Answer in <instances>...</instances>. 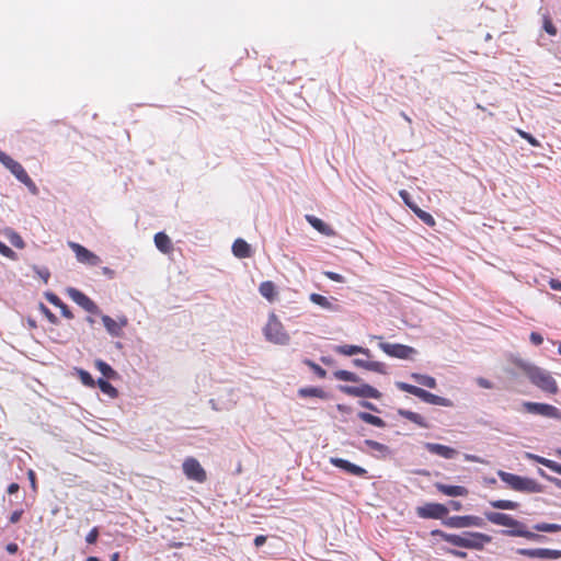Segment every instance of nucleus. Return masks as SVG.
I'll return each instance as SVG.
<instances>
[{"label": "nucleus", "mask_w": 561, "mask_h": 561, "mask_svg": "<svg viewBox=\"0 0 561 561\" xmlns=\"http://www.w3.org/2000/svg\"><path fill=\"white\" fill-rule=\"evenodd\" d=\"M515 365L526 375L529 381L548 394H557L559 387L552 375L534 364L517 359Z\"/></svg>", "instance_id": "f257e3e1"}, {"label": "nucleus", "mask_w": 561, "mask_h": 561, "mask_svg": "<svg viewBox=\"0 0 561 561\" xmlns=\"http://www.w3.org/2000/svg\"><path fill=\"white\" fill-rule=\"evenodd\" d=\"M485 518L492 524L513 528L512 530L505 531V534L508 536L524 537L529 540L541 539L540 535L528 530L523 523L518 522L517 519H514L507 514L488 512L485 513Z\"/></svg>", "instance_id": "f03ea898"}, {"label": "nucleus", "mask_w": 561, "mask_h": 561, "mask_svg": "<svg viewBox=\"0 0 561 561\" xmlns=\"http://www.w3.org/2000/svg\"><path fill=\"white\" fill-rule=\"evenodd\" d=\"M449 543L456 547L483 550L485 545L492 541L490 535L478 531H463L462 534H455V537H448Z\"/></svg>", "instance_id": "7ed1b4c3"}, {"label": "nucleus", "mask_w": 561, "mask_h": 561, "mask_svg": "<svg viewBox=\"0 0 561 561\" xmlns=\"http://www.w3.org/2000/svg\"><path fill=\"white\" fill-rule=\"evenodd\" d=\"M499 478L512 490L524 493H539L542 491L541 484L536 480L520 477L503 470L497 471Z\"/></svg>", "instance_id": "20e7f679"}, {"label": "nucleus", "mask_w": 561, "mask_h": 561, "mask_svg": "<svg viewBox=\"0 0 561 561\" xmlns=\"http://www.w3.org/2000/svg\"><path fill=\"white\" fill-rule=\"evenodd\" d=\"M396 387L404 392H408L410 394H413L421 399L422 401L434 404V405H440L446 408H451L454 405L453 401L448 398L439 397L437 394H434L423 388L416 387L414 385H410L408 382L403 381H397Z\"/></svg>", "instance_id": "39448f33"}, {"label": "nucleus", "mask_w": 561, "mask_h": 561, "mask_svg": "<svg viewBox=\"0 0 561 561\" xmlns=\"http://www.w3.org/2000/svg\"><path fill=\"white\" fill-rule=\"evenodd\" d=\"M263 332L265 339L271 343L285 345L289 342V334L284 329V325L277 316L273 312L268 316V320Z\"/></svg>", "instance_id": "423d86ee"}, {"label": "nucleus", "mask_w": 561, "mask_h": 561, "mask_svg": "<svg viewBox=\"0 0 561 561\" xmlns=\"http://www.w3.org/2000/svg\"><path fill=\"white\" fill-rule=\"evenodd\" d=\"M0 162L25 186L31 190H36V185L30 178L23 165L11 158L9 154L0 150Z\"/></svg>", "instance_id": "0eeeda50"}, {"label": "nucleus", "mask_w": 561, "mask_h": 561, "mask_svg": "<svg viewBox=\"0 0 561 561\" xmlns=\"http://www.w3.org/2000/svg\"><path fill=\"white\" fill-rule=\"evenodd\" d=\"M340 390L352 397H358V398H371V399H380L381 392L374 388L370 385L364 383L360 386H341Z\"/></svg>", "instance_id": "6e6552de"}, {"label": "nucleus", "mask_w": 561, "mask_h": 561, "mask_svg": "<svg viewBox=\"0 0 561 561\" xmlns=\"http://www.w3.org/2000/svg\"><path fill=\"white\" fill-rule=\"evenodd\" d=\"M183 472L187 479L203 483L207 479L206 471L197 459L188 457L183 462Z\"/></svg>", "instance_id": "1a4fd4ad"}, {"label": "nucleus", "mask_w": 561, "mask_h": 561, "mask_svg": "<svg viewBox=\"0 0 561 561\" xmlns=\"http://www.w3.org/2000/svg\"><path fill=\"white\" fill-rule=\"evenodd\" d=\"M378 346L388 356L400 359H407L415 353L413 347L398 343L380 342Z\"/></svg>", "instance_id": "9d476101"}, {"label": "nucleus", "mask_w": 561, "mask_h": 561, "mask_svg": "<svg viewBox=\"0 0 561 561\" xmlns=\"http://www.w3.org/2000/svg\"><path fill=\"white\" fill-rule=\"evenodd\" d=\"M523 407L526 412L531 414H537L550 419H558L560 416V411L554 405L548 403H539V402H524Z\"/></svg>", "instance_id": "9b49d317"}, {"label": "nucleus", "mask_w": 561, "mask_h": 561, "mask_svg": "<svg viewBox=\"0 0 561 561\" xmlns=\"http://www.w3.org/2000/svg\"><path fill=\"white\" fill-rule=\"evenodd\" d=\"M444 525L450 528L481 527L484 522L474 515L451 516L444 520Z\"/></svg>", "instance_id": "f8f14e48"}, {"label": "nucleus", "mask_w": 561, "mask_h": 561, "mask_svg": "<svg viewBox=\"0 0 561 561\" xmlns=\"http://www.w3.org/2000/svg\"><path fill=\"white\" fill-rule=\"evenodd\" d=\"M416 514L421 518L442 519L448 514V508L440 503H426L416 507Z\"/></svg>", "instance_id": "ddd939ff"}, {"label": "nucleus", "mask_w": 561, "mask_h": 561, "mask_svg": "<svg viewBox=\"0 0 561 561\" xmlns=\"http://www.w3.org/2000/svg\"><path fill=\"white\" fill-rule=\"evenodd\" d=\"M68 245L73 251L77 260L80 263L88 264L91 266H96L101 263L100 256H98L95 253L88 250L83 245H81L77 242H73V241L68 242Z\"/></svg>", "instance_id": "4468645a"}, {"label": "nucleus", "mask_w": 561, "mask_h": 561, "mask_svg": "<svg viewBox=\"0 0 561 561\" xmlns=\"http://www.w3.org/2000/svg\"><path fill=\"white\" fill-rule=\"evenodd\" d=\"M67 294L77 305H79L85 311L90 313L99 312L96 304L79 289L70 287L67 289Z\"/></svg>", "instance_id": "2eb2a0df"}, {"label": "nucleus", "mask_w": 561, "mask_h": 561, "mask_svg": "<svg viewBox=\"0 0 561 561\" xmlns=\"http://www.w3.org/2000/svg\"><path fill=\"white\" fill-rule=\"evenodd\" d=\"M517 553L531 559H559L561 558V550H553L547 548L536 549H518Z\"/></svg>", "instance_id": "dca6fc26"}, {"label": "nucleus", "mask_w": 561, "mask_h": 561, "mask_svg": "<svg viewBox=\"0 0 561 561\" xmlns=\"http://www.w3.org/2000/svg\"><path fill=\"white\" fill-rule=\"evenodd\" d=\"M102 322L106 329V331L115 337H118L123 333V329L128 324V320L125 316L119 317L117 320L111 318L110 316H102Z\"/></svg>", "instance_id": "f3484780"}, {"label": "nucleus", "mask_w": 561, "mask_h": 561, "mask_svg": "<svg viewBox=\"0 0 561 561\" xmlns=\"http://www.w3.org/2000/svg\"><path fill=\"white\" fill-rule=\"evenodd\" d=\"M309 299L317 306L333 311V312H340L342 311L341 305L337 302V299L335 297H325L320 294H311Z\"/></svg>", "instance_id": "a211bd4d"}, {"label": "nucleus", "mask_w": 561, "mask_h": 561, "mask_svg": "<svg viewBox=\"0 0 561 561\" xmlns=\"http://www.w3.org/2000/svg\"><path fill=\"white\" fill-rule=\"evenodd\" d=\"M330 462L336 467V468H340L344 471H346L347 473L352 474V476H356V477H364L366 476L367 471L366 469L355 465V463H352L350 462L348 460L346 459H343V458H331L330 459Z\"/></svg>", "instance_id": "6ab92c4d"}, {"label": "nucleus", "mask_w": 561, "mask_h": 561, "mask_svg": "<svg viewBox=\"0 0 561 561\" xmlns=\"http://www.w3.org/2000/svg\"><path fill=\"white\" fill-rule=\"evenodd\" d=\"M425 448L428 453L433 455H437L439 457H443L445 459H451L457 455V450L442 444L436 443H426Z\"/></svg>", "instance_id": "aec40b11"}, {"label": "nucleus", "mask_w": 561, "mask_h": 561, "mask_svg": "<svg viewBox=\"0 0 561 561\" xmlns=\"http://www.w3.org/2000/svg\"><path fill=\"white\" fill-rule=\"evenodd\" d=\"M437 491L447 496H467L469 491L462 485H447L440 482L435 483Z\"/></svg>", "instance_id": "412c9836"}, {"label": "nucleus", "mask_w": 561, "mask_h": 561, "mask_svg": "<svg viewBox=\"0 0 561 561\" xmlns=\"http://www.w3.org/2000/svg\"><path fill=\"white\" fill-rule=\"evenodd\" d=\"M306 220L320 233L331 237L334 236V230L331 226L327 225L320 218L313 215H306Z\"/></svg>", "instance_id": "4be33fe9"}, {"label": "nucleus", "mask_w": 561, "mask_h": 561, "mask_svg": "<svg viewBox=\"0 0 561 561\" xmlns=\"http://www.w3.org/2000/svg\"><path fill=\"white\" fill-rule=\"evenodd\" d=\"M232 253L238 259H247L252 255V250L245 240L239 238L232 244Z\"/></svg>", "instance_id": "5701e85b"}, {"label": "nucleus", "mask_w": 561, "mask_h": 561, "mask_svg": "<svg viewBox=\"0 0 561 561\" xmlns=\"http://www.w3.org/2000/svg\"><path fill=\"white\" fill-rule=\"evenodd\" d=\"M154 244L162 253H171L173 251V244L169 236L164 232H158L154 234Z\"/></svg>", "instance_id": "b1692460"}, {"label": "nucleus", "mask_w": 561, "mask_h": 561, "mask_svg": "<svg viewBox=\"0 0 561 561\" xmlns=\"http://www.w3.org/2000/svg\"><path fill=\"white\" fill-rule=\"evenodd\" d=\"M335 352L341 355H345V356H352L355 354H364L368 357L370 356V351L368 348H364L358 345H348V344L339 345L335 347Z\"/></svg>", "instance_id": "393cba45"}, {"label": "nucleus", "mask_w": 561, "mask_h": 561, "mask_svg": "<svg viewBox=\"0 0 561 561\" xmlns=\"http://www.w3.org/2000/svg\"><path fill=\"white\" fill-rule=\"evenodd\" d=\"M398 414L411 422H413L414 424L419 425L420 427H423V428H428L430 425L428 423L425 421V419L416 413V412H413V411H410V410H404V409H399L398 410Z\"/></svg>", "instance_id": "a878e982"}, {"label": "nucleus", "mask_w": 561, "mask_h": 561, "mask_svg": "<svg viewBox=\"0 0 561 561\" xmlns=\"http://www.w3.org/2000/svg\"><path fill=\"white\" fill-rule=\"evenodd\" d=\"M259 293L270 302H273L277 297L276 286L271 280L262 282L259 286Z\"/></svg>", "instance_id": "bb28decb"}, {"label": "nucleus", "mask_w": 561, "mask_h": 561, "mask_svg": "<svg viewBox=\"0 0 561 561\" xmlns=\"http://www.w3.org/2000/svg\"><path fill=\"white\" fill-rule=\"evenodd\" d=\"M298 394L301 398L313 397V398L325 399L328 397L327 392L322 388H319V387L300 388L298 390Z\"/></svg>", "instance_id": "cd10ccee"}, {"label": "nucleus", "mask_w": 561, "mask_h": 561, "mask_svg": "<svg viewBox=\"0 0 561 561\" xmlns=\"http://www.w3.org/2000/svg\"><path fill=\"white\" fill-rule=\"evenodd\" d=\"M527 457L536 460L537 462L549 468L553 472L561 474V463L533 454H527Z\"/></svg>", "instance_id": "c85d7f7f"}, {"label": "nucleus", "mask_w": 561, "mask_h": 561, "mask_svg": "<svg viewBox=\"0 0 561 561\" xmlns=\"http://www.w3.org/2000/svg\"><path fill=\"white\" fill-rule=\"evenodd\" d=\"M357 415L363 422L374 425L376 427L383 428L387 425L381 417L370 414L368 412H359Z\"/></svg>", "instance_id": "c756f323"}, {"label": "nucleus", "mask_w": 561, "mask_h": 561, "mask_svg": "<svg viewBox=\"0 0 561 561\" xmlns=\"http://www.w3.org/2000/svg\"><path fill=\"white\" fill-rule=\"evenodd\" d=\"M411 378L424 387L431 389H435L437 387L436 379L432 376L413 373Z\"/></svg>", "instance_id": "7c9ffc66"}, {"label": "nucleus", "mask_w": 561, "mask_h": 561, "mask_svg": "<svg viewBox=\"0 0 561 561\" xmlns=\"http://www.w3.org/2000/svg\"><path fill=\"white\" fill-rule=\"evenodd\" d=\"M98 386L104 394L108 396L112 399L118 396L117 389L105 379L100 378L98 380Z\"/></svg>", "instance_id": "2f4dec72"}, {"label": "nucleus", "mask_w": 561, "mask_h": 561, "mask_svg": "<svg viewBox=\"0 0 561 561\" xmlns=\"http://www.w3.org/2000/svg\"><path fill=\"white\" fill-rule=\"evenodd\" d=\"M490 505L493 508H497V510H517L519 507V504L517 502L510 501V500L491 501Z\"/></svg>", "instance_id": "473e14b6"}, {"label": "nucleus", "mask_w": 561, "mask_h": 561, "mask_svg": "<svg viewBox=\"0 0 561 561\" xmlns=\"http://www.w3.org/2000/svg\"><path fill=\"white\" fill-rule=\"evenodd\" d=\"M95 367L105 378L112 379L116 376V371L107 363L103 360H96Z\"/></svg>", "instance_id": "72a5a7b5"}, {"label": "nucleus", "mask_w": 561, "mask_h": 561, "mask_svg": "<svg viewBox=\"0 0 561 561\" xmlns=\"http://www.w3.org/2000/svg\"><path fill=\"white\" fill-rule=\"evenodd\" d=\"M413 211L427 226H430V227L435 226V224H436L435 219H434V217L430 213L422 210L417 206H415L413 208Z\"/></svg>", "instance_id": "f704fd0d"}, {"label": "nucleus", "mask_w": 561, "mask_h": 561, "mask_svg": "<svg viewBox=\"0 0 561 561\" xmlns=\"http://www.w3.org/2000/svg\"><path fill=\"white\" fill-rule=\"evenodd\" d=\"M334 377L337 379V380H342V381H352V382H357L359 380V378L357 377L356 374L352 373V371H348V370H336L334 373Z\"/></svg>", "instance_id": "c9c22d12"}, {"label": "nucleus", "mask_w": 561, "mask_h": 561, "mask_svg": "<svg viewBox=\"0 0 561 561\" xmlns=\"http://www.w3.org/2000/svg\"><path fill=\"white\" fill-rule=\"evenodd\" d=\"M7 237L13 247L18 249H23L25 247L23 238L18 232L9 230L7 232Z\"/></svg>", "instance_id": "e433bc0d"}, {"label": "nucleus", "mask_w": 561, "mask_h": 561, "mask_svg": "<svg viewBox=\"0 0 561 561\" xmlns=\"http://www.w3.org/2000/svg\"><path fill=\"white\" fill-rule=\"evenodd\" d=\"M534 529L537 531L545 533H558L561 530V526L558 524H549V523H540L534 526Z\"/></svg>", "instance_id": "4c0bfd02"}, {"label": "nucleus", "mask_w": 561, "mask_h": 561, "mask_svg": "<svg viewBox=\"0 0 561 561\" xmlns=\"http://www.w3.org/2000/svg\"><path fill=\"white\" fill-rule=\"evenodd\" d=\"M304 364L313 370V373L321 379L327 377V371L321 366L310 359H305Z\"/></svg>", "instance_id": "58836bf2"}, {"label": "nucleus", "mask_w": 561, "mask_h": 561, "mask_svg": "<svg viewBox=\"0 0 561 561\" xmlns=\"http://www.w3.org/2000/svg\"><path fill=\"white\" fill-rule=\"evenodd\" d=\"M38 308L51 324L58 323V318L44 304L41 302Z\"/></svg>", "instance_id": "ea45409f"}, {"label": "nucleus", "mask_w": 561, "mask_h": 561, "mask_svg": "<svg viewBox=\"0 0 561 561\" xmlns=\"http://www.w3.org/2000/svg\"><path fill=\"white\" fill-rule=\"evenodd\" d=\"M364 444L376 451L385 453L387 451L388 447L379 442L373 440V439H366Z\"/></svg>", "instance_id": "a19ab883"}, {"label": "nucleus", "mask_w": 561, "mask_h": 561, "mask_svg": "<svg viewBox=\"0 0 561 561\" xmlns=\"http://www.w3.org/2000/svg\"><path fill=\"white\" fill-rule=\"evenodd\" d=\"M543 30L551 36L557 35V27L552 23L549 15L543 16Z\"/></svg>", "instance_id": "79ce46f5"}, {"label": "nucleus", "mask_w": 561, "mask_h": 561, "mask_svg": "<svg viewBox=\"0 0 561 561\" xmlns=\"http://www.w3.org/2000/svg\"><path fill=\"white\" fill-rule=\"evenodd\" d=\"M516 133L526 141H528L533 147H539L540 142L529 133L524 131L522 129H516Z\"/></svg>", "instance_id": "37998d69"}, {"label": "nucleus", "mask_w": 561, "mask_h": 561, "mask_svg": "<svg viewBox=\"0 0 561 561\" xmlns=\"http://www.w3.org/2000/svg\"><path fill=\"white\" fill-rule=\"evenodd\" d=\"M0 254L10 260H16L18 257L16 253L11 248L5 245L2 241H0Z\"/></svg>", "instance_id": "c03bdc74"}, {"label": "nucleus", "mask_w": 561, "mask_h": 561, "mask_svg": "<svg viewBox=\"0 0 561 561\" xmlns=\"http://www.w3.org/2000/svg\"><path fill=\"white\" fill-rule=\"evenodd\" d=\"M367 370L376 371V373H379V374H385L386 373V366L381 362H368Z\"/></svg>", "instance_id": "a18cd8bd"}, {"label": "nucleus", "mask_w": 561, "mask_h": 561, "mask_svg": "<svg viewBox=\"0 0 561 561\" xmlns=\"http://www.w3.org/2000/svg\"><path fill=\"white\" fill-rule=\"evenodd\" d=\"M45 298L57 308L64 302L56 294L49 291L45 293Z\"/></svg>", "instance_id": "49530a36"}, {"label": "nucleus", "mask_w": 561, "mask_h": 561, "mask_svg": "<svg viewBox=\"0 0 561 561\" xmlns=\"http://www.w3.org/2000/svg\"><path fill=\"white\" fill-rule=\"evenodd\" d=\"M99 538V528L98 527H93L87 535L85 537V541L89 543V545H93L96 542Z\"/></svg>", "instance_id": "de8ad7c7"}, {"label": "nucleus", "mask_w": 561, "mask_h": 561, "mask_svg": "<svg viewBox=\"0 0 561 561\" xmlns=\"http://www.w3.org/2000/svg\"><path fill=\"white\" fill-rule=\"evenodd\" d=\"M80 378H81V381L83 385L89 386V387L94 386V380L88 371L80 370Z\"/></svg>", "instance_id": "09e8293b"}, {"label": "nucleus", "mask_w": 561, "mask_h": 561, "mask_svg": "<svg viewBox=\"0 0 561 561\" xmlns=\"http://www.w3.org/2000/svg\"><path fill=\"white\" fill-rule=\"evenodd\" d=\"M323 274H324L325 277H328L329 279H331L333 282H336V283H343L344 282V277L341 274H337L335 272L325 271Z\"/></svg>", "instance_id": "8fccbe9b"}, {"label": "nucleus", "mask_w": 561, "mask_h": 561, "mask_svg": "<svg viewBox=\"0 0 561 561\" xmlns=\"http://www.w3.org/2000/svg\"><path fill=\"white\" fill-rule=\"evenodd\" d=\"M431 535H432L433 537L438 536V537H440L443 540H445V541H446V542H448V543H449V539H448V537H455V534H448V533H445V531H443V530H440V529H434V530H432V531H431Z\"/></svg>", "instance_id": "3c124183"}, {"label": "nucleus", "mask_w": 561, "mask_h": 561, "mask_svg": "<svg viewBox=\"0 0 561 561\" xmlns=\"http://www.w3.org/2000/svg\"><path fill=\"white\" fill-rule=\"evenodd\" d=\"M529 340L534 345H537V346L542 344V342H543V337L541 336V334H539L537 332H531L529 335Z\"/></svg>", "instance_id": "603ef678"}, {"label": "nucleus", "mask_w": 561, "mask_h": 561, "mask_svg": "<svg viewBox=\"0 0 561 561\" xmlns=\"http://www.w3.org/2000/svg\"><path fill=\"white\" fill-rule=\"evenodd\" d=\"M59 309H60V311H61V314H62L65 318H67V319H69V320L73 319V317H75V316H73L72 311L68 308V306H67L65 302H62V304L60 305Z\"/></svg>", "instance_id": "864d4df0"}, {"label": "nucleus", "mask_w": 561, "mask_h": 561, "mask_svg": "<svg viewBox=\"0 0 561 561\" xmlns=\"http://www.w3.org/2000/svg\"><path fill=\"white\" fill-rule=\"evenodd\" d=\"M476 381H477L478 386H480L481 388H484V389H492L493 388V383L490 380H488V379H485L483 377L477 378Z\"/></svg>", "instance_id": "5fc2aeb1"}, {"label": "nucleus", "mask_w": 561, "mask_h": 561, "mask_svg": "<svg viewBox=\"0 0 561 561\" xmlns=\"http://www.w3.org/2000/svg\"><path fill=\"white\" fill-rule=\"evenodd\" d=\"M399 195L401 196V198L404 201V203L413 210V208L416 206L414 205L413 203H411L410 201V194L405 191V190H402L400 191Z\"/></svg>", "instance_id": "6e6d98bb"}, {"label": "nucleus", "mask_w": 561, "mask_h": 561, "mask_svg": "<svg viewBox=\"0 0 561 561\" xmlns=\"http://www.w3.org/2000/svg\"><path fill=\"white\" fill-rule=\"evenodd\" d=\"M22 515H23V511H22V510L14 511V512L11 514V516H10V522H11L12 524L18 523V522L21 519Z\"/></svg>", "instance_id": "4d7b16f0"}, {"label": "nucleus", "mask_w": 561, "mask_h": 561, "mask_svg": "<svg viewBox=\"0 0 561 561\" xmlns=\"http://www.w3.org/2000/svg\"><path fill=\"white\" fill-rule=\"evenodd\" d=\"M448 552L456 557V558H459V559H466L468 557L467 552L462 551V550H448Z\"/></svg>", "instance_id": "13d9d810"}, {"label": "nucleus", "mask_w": 561, "mask_h": 561, "mask_svg": "<svg viewBox=\"0 0 561 561\" xmlns=\"http://www.w3.org/2000/svg\"><path fill=\"white\" fill-rule=\"evenodd\" d=\"M267 540V537L264 536V535H257L255 538H254V545L255 547H261L263 546Z\"/></svg>", "instance_id": "bf43d9fd"}, {"label": "nucleus", "mask_w": 561, "mask_h": 561, "mask_svg": "<svg viewBox=\"0 0 561 561\" xmlns=\"http://www.w3.org/2000/svg\"><path fill=\"white\" fill-rule=\"evenodd\" d=\"M549 286L553 290H560L561 291V282L556 279V278H551L549 280Z\"/></svg>", "instance_id": "052dcab7"}, {"label": "nucleus", "mask_w": 561, "mask_h": 561, "mask_svg": "<svg viewBox=\"0 0 561 561\" xmlns=\"http://www.w3.org/2000/svg\"><path fill=\"white\" fill-rule=\"evenodd\" d=\"M5 550L10 553V554H14L18 552L19 550V546L15 543V542H10L5 547Z\"/></svg>", "instance_id": "680f3d73"}, {"label": "nucleus", "mask_w": 561, "mask_h": 561, "mask_svg": "<svg viewBox=\"0 0 561 561\" xmlns=\"http://www.w3.org/2000/svg\"><path fill=\"white\" fill-rule=\"evenodd\" d=\"M27 477H28L32 488L35 489L36 488V476L32 469L28 470Z\"/></svg>", "instance_id": "e2e57ef3"}, {"label": "nucleus", "mask_w": 561, "mask_h": 561, "mask_svg": "<svg viewBox=\"0 0 561 561\" xmlns=\"http://www.w3.org/2000/svg\"><path fill=\"white\" fill-rule=\"evenodd\" d=\"M354 365L367 370L368 360L356 358L353 360Z\"/></svg>", "instance_id": "0e129e2a"}, {"label": "nucleus", "mask_w": 561, "mask_h": 561, "mask_svg": "<svg viewBox=\"0 0 561 561\" xmlns=\"http://www.w3.org/2000/svg\"><path fill=\"white\" fill-rule=\"evenodd\" d=\"M38 275L41 276V278H43V280L45 283H47L49 279L50 273L47 268H44V270L38 271Z\"/></svg>", "instance_id": "69168bd1"}, {"label": "nucleus", "mask_w": 561, "mask_h": 561, "mask_svg": "<svg viewBox=\"0 0 561 561\" xmlns=\"http://www.w3.org/2000/svg\"><path fill=\"white\" fill-rule=\"evenodd\" d=\"M20 486L18 483L13 482L11 483L9 486H8V493L9 494H14L19 491Z\"/></svg>", "instance_id": "338daca9"}, {"label": "nucleus", "mask_w": 561, "mask_h": 561, "mask_svg": "<svg viewBox=\"0 0 561 561\" xmlns=\"http://www.w3.org/2000/svg\"><path fill=\"white\" fill-rule=\"evenodd\" d=\"M449 505L454 511H460L462 508V504L459 501H450Z\"/></svg>", "instance_id": "774afa93"}]
</instances>
